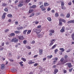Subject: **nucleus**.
I'll return each instance as SVG.
<instances>
[{"instance_id":"1","label":"nucleus","mask_w":74,"mask_h":74,"mask_svg":"<svg viewBox=\"0 0 74 74\" xmlns=\"http://www.w3.org/2000/svg\"><path fill=\"white\" fill-rule=\"evenodd\" d=\"M41 31V29H33V31L35 32L37 34H38V33H40Z\"/></svg>"},{"instance_id":"2","label":"nucleus","mask_w":74,"mask_h":74,"mask_svg":"<svg viewBox=\"0 0 74 74\" xmlns=\"http://www.w3.org/2000/svg\"><path fill=\"white\" fill-rule=\"evenodd\" d=\"M18 39L15 38H13L10 41L11 42H18Z\"/></svg>"},{"instance_id":"3","label":"nucleus","mask_w":74,"mask_h":74,"mask_svg":"<svg viewBox=\"0 0 74 74\" xmlns=\"http://www.w3.org/2000/svg\"><path fill=\"white\" fill-rule=\"evenodd\" d=\"M7 15V13H3L2 16V19H5V15Z\"/></svg>"},{"instance_id":"4","label":"nucleus","mask_w":74,"mask_h":74,"mask_svg":"<svg viewBox=\"0 0 74 74\" xmlns=\"http://www.w3.org/2000/svg\"><path fill=\"white\" fill-rule=\"evenodd\" d=\"M67 66H68V67L70 68L72 67V65H71V63H67L66 64Z\"/></svg>"},{"instance_id":"5","label":"nucleus","mask_w":74,"mask_h":74,"mask_svg":"<svg viewBox=\"0 0 74 74\" xmlns=\"http://www.w3.org/2000/svg\"><path fill=\"white\" fill-rule=\"evenodd\" d=\"M17 70L15 69H11V71L12 73H15L16 72Z\"/></svg>"},{"instance_id":"6","label":"nucleus","mask_w":74,"mask_h":74,"mask_svg":"<svg viewBox=\"0 0 74 74\" xmlns=\"http://www.w3.org/2000/svg\"><path fill=\"white\" fill-rule=\"evenodd\" d=\"M5 68V65L4 64H2L1 65V69H4Z\"/></svg>"},{"instance_id":"7","label":"nucleus","mask_w":74,"mask_h":74,"mask_svg":"<svg viewBox=\"0 0 74 74\" xmlns=\"http://www.w3.org/2000/svg\"><path fill=\"white\" fill-rule=\"evenodd\" d=\"M74 23V20L69 21L67 22V23Z\"/></svg>"},{"instance_id":"8","label":"nucleus","mask_w":74,"mask_h":74,"mask_svg":"<svg viewBox=\"0 0 74 74\" xmlns=\"http://www.w3.org/2000/svg\"><path fill=\"white\" fill-rule=\"evenodd\" d=\"M36 7H37L36 5H33L32 6H31L30 8H36Z\"/></svg>"},{"instance_id":"9","label":"nucleus","mask_w":74,"mask_h":74,"mask_svg":"<svg viewBox=\"0 0 74 74\" xmlns=\"http://www.w3.org/2000/svg\"><path fill=\"white\" fill-rule=\"evenodd\" d=\"M42 52L43 51L41 49L39 51V55H41L42 54Z\"/></svg>"},{"instance_id":"10","label":"nucleus","mask_w":74,"mask_h":74,"mask_svg":"<svg viewBox=\"0 0 74 74\" xmlns=\"http://www.w3.org/2000/svg\"><path fill=\"white\" fill-rule=\"evenodd\" d=\"M7 16L9 17V18H12V15L11 14H9L7 15Z\"/></svg>"},{"instance_id":"11","label":"nucleus","mask_w":74,"mask_h":74,"mask_svg":"<svg viewBox=\"0 0 74 74\" xmlns=\"http://www.w3.org/2000/svg\"><path fill=\"white\" fill-rule=\"evenodd\" d=\"M18 38H19L20 40H23V39L24 38H23V36H18Z\"/></svg>"},{"instance_id":"12","label":"nucleus","mask_w":74,"mask_h":74,"mask_svg":"<svg viewBox=\"0 0 74 74\" xmlns=\"http://www.w3.org/2000/svg\"><path fill=\"white\" fill-rule=\"evenodd\" d=\"M60 21H61L62 22H64V23H65V22H66L65 20L63 18H60Z\"/></svg>"},{"instance_id":"13","label":"nucleus","mask_w":74,"mask_h":74,"mask_svg":"<svg viewBox=\"0 0 74 74\" xmlns=\"http://www.w3.org/2000/svg\"><path fill=\"white\" fill-rule=\"evenodd\" d=\"M58 72V70L57 69H55L54 71V74H56Z\"/></svg>"},{"instance_id":"14","label":"nucleus","mask_w":74,"mask_h":74,"mask_svg":"<svg viewBox=\"0 0 74 74\" xmlns=\"http://www.w3.org/2000/svg\"><path fill=\"white\" fill-rule=\"evenodd\" d=\"M23 5V3H20L18 5V7H22V6Z\"/></svg>"},{"instance_id":"15","label":"nucleus","mask_w":74,"mask_h":74,"mask_svg":"<svg viewBox=\"0 0 74 74\" xmlns=\"http://www.w3.org/2000/svg\"><path fill=\"white\" fill-rule=\"evenodd\" d=\"M44 6H48V5H49V3L45 2L44 3Z\"/></svg>"},{"instance_id":"16","label":"nucleus","mask_w":74,"mask_h":74,"mask_svg":"<svg viewBox=\"0 0 74 74\" xmlns=\"http://www.w3.org/2000/svg\"><path fill=\"white\" fill-rule=\"evenodd\" d=\"M2 7H6V3H2Z\"/></svg>"},{"instance_id":"17","label":"nucleus","mask_w":74,"mask_h":74,"mask_svg":"<svg viewBox=\"0 0 74 74\" xmlns=\"http://www.w3.org/2000/svg\"><path fill=\"white\" fill-rule=\"evenodd\" d=\"M67 62V60H63V62H62V64H64V63H66Z\"/></svg>"},{"instance_id":"18","label":"nucleus","mask_w":74,"mask_h":74,"mask_svg":"<svg viewBox=\"0 0 74 74\" xmlns=\"http://www.w3.org/2000/svg\"><path fill=\"white\" fill-rule=\"evenodd\" d=\"M55 31L53 29H51L50 30V33H54Z\"/></svg>"},{"instance_id":"19","label":"nucleus","mask_w":74,"mask_h":74,"mask_svg":"<svg viewBox=\"0 0 74 74\" xmlns=\"http://www.w3.org/2000/svg\"><path fill=\"white\" fill-rule=\"evenodd\" d=\"M60 31L61 32H64V29L63 27H62V29L60 30Z\"/></svg>"},{"instance_id":"20","label":"nucleus","mask_w":74,"mask_h":74,"mask_svg":"<svg viewBox=\"0 0 74 74\" xmlns=\"http://www.w3.org/2000/svg\"><path fill=\"white\" fill-rule=\"evenodd\" d=\"M60 51H62V52H63L64 51V48H61L60 49Z\"/></svg>"},{"instance_id":"21","label":"nucleus","mask_w":74,"mask_h":74,"mask_svg":"<svg viewBox=\"0 0 74 74\" xmlns=\"http://www.w3.org/2000/svg\"><path fill=\"white\" fill-rule=\"evenodd\" d=\"M52 55H51L50 56H48L47 58L48 59H51L52 58Z\"/></svg>"},{"instance_id":"22","label":"nucleus","mask_w":74,"mask_h":74,"mask_svg":"<svg viewBox=\"0 0 74 74\" xmlns=\"http://www.w3.org/2000/svg\"><path fill=\"white\" fill-rule=\"evenodd\" d=\"M23 62H21L19 63V64H20L21 66H23V64H22V63H23Z\"/></svg>"},{"instance_id":"23","label":"nucleus","mask_w":74,"mask_h":74,"mask_svg":"<svg viewBox=\"0 0 74 74\" xmlns=\"http://www.w3.org/2000/svg\"><path fill=\"white\" fill-rule=\"evenodd\" d=\"M35 63V62H32V61H30L29 62H28V63L29 64H33V63Z\"/></svg>"},{"instance_id":"24","label":"nucleus","mask_w":74,"mask_h":74,"mask_svg":"<svg viewBox=\"0 0 74 74\" xmlns=\"http://www.w3.org/2000/svg\"><path fill=\"white\" fill-rule=\"evenodd\" d=\"M61 9H62V10H66V7L64 6H61Z\"/></svg>"},{"instance_id":"25","label":"nucleus","mask_w":74,"mask_h":74,"mask_svg":"<svg viewBox=\"0 0 74 74\" xmlns=\"http://www.w3.org/2000/svg\"><path fill=\"white\" fill-rule=\"evenodd\" d=\"M55 17H58V16H59V14H58V13H56L55 14Z\"/></svg>"},{"instance_id":"26","label":"nucleus","mask_w":74,"mask_h":74,"mask_svg":"<svg viewBox=\"0 0 74 74\" xmlns=\"http://www.w3.org/2000/svg\"><path fill=\"white\" fill-rule=\"evenodd\" d=\"M57 46V45H56V44H55V45H53L52 47V49H54V48H55V47H56Z\"/></svg>"},{"instance_id":"27","label":"nucleus","mask_w":74,"mask_h":74,"mask_svg":"<svg viewBox=\"0 0 74 74\" xmlns=\"http://www.w3.org/2000/svg\"><path fill=\"white\" fill-rule=\"evenodd\" d=\"M21 60H23L24 62H26V59L23 58H22Z\"/></svg>"},{"instance_id":"28","label":"nucleus","mask_w":74,"mask_h":74,"mask_svg":"<svg viewBox=\"0 0 74 74\" xmlns=\"http://www.w3.org/2000/svg\"><path fill=\"white\" fill-rule=\"evenodd\" d=\"M47 19L50 22H51V21H52V19L50 17H48Z\"/></svg>"},{"instance_id":"29","label":"nucleus","mask_w":74,"mask_h":74,"mask_svg":"<svg viewBox=\"0 0 74 74\" xmlns=\"http://www.w3.org/2000/svg\"><path fill=\"white\" fill-rule=\"evenodd\" d=\"M38 38H41L42 37V35L40 34L38 36Z\"/></svg>"},{"instance_id":"30","label":"nucleus","mask_w":74,"mask_h":74,"mask_svg":"<svg viewBox=\"0 0 74 74\" xmlns=\"http://www.w3.org/2000/svg\"><path fill=\"white\" fill-rule=\"evenodd\" d=\"M15 33L16 34H18V33H20L21 32L19 31H15Z\"/></svg>"},{"instance_id":"31","label":"nucleus","mask_w":74,"mask_h":74,"mask_svg":"<svg viewBox=\"0 0 74 74\" xmlns=\"http://www.w3.org/2000/svg\"><path fill=\"white\" fill-rule=\"evenodd\" d=\"M61 6H64V3L63 2V1L61 2Z\"/></svg>"},{"instance_id":"32","label":"nucleus","mask_w":74,"mask_h":74,"mask_svg":"<svg viewBox=\"0 0 74 74\" xmlns=\"http://www.w3.org/2000/svg\"><path fill=\"white\" fill-rule=\"evenodd\" d=\"M53 60H55V61H57L58 60V58H57L56 57L53 59Z\"/></svg>"},{"instance_id":"33","label":"nucleus","mask_w":74,"mask_h":74,"mask_svg":"<svg viewBox=\"0 0 74 74\" xmlns=\"http://www.w3.org/2000/svg\"><path fill=\"white\" fill-rule=\"evenodd\" d=\"M27 32V30H26L23 31V34H26V33Z\"/></svg>"},{"instance_id":"34","label":"nucleus","mask_w":74,"mask_h":74,"mask_svg":"<svg viewBox=\"0 0 74 74\" xmlns=\"http://www.w3.org/2000/svg\"><path fill=\"white\" fill-rule=\"evenodd\" d=\"M33 9L30 10H29V13H31V12H33Z\"/></svg>"},{"instance_id":"35","label":"nucleus","mask_w":74,"mask_h":74,"mask_svg":"<svg viewBox=\"0 0 74 74\" xmlns=\"http://www.w3.org/2000/svg\"><path fill=\"white\" fill-rule=\"evenodd\" d=\"M70 16V14L68 13L67 14L66 17V18H69Z\"/></svg>"},{"instance_id":"36","label":"nucleus","mask_w":74,"mask_h":74,"mask_svg":"<svg viewBox=\"0 0 74 74\" xmlns=\"http://www.w3.org/2000/svg\"><path fill=\"white\" fill-rule=\"evenodd\" d=\"M59 24L60 25H62V22L60 20V19L59 20Z\"/></svg>"},{"instance_id":"37","label":"nucleus","mask_w":74,"mask_h":74,"mask_svg":"<svg viewBox=\"0 0 74 74\" xmlns=\"http://www.w3.org/2000/svg\"><path fill=\"white\" fill-rule=\"evenodd\" d=\"M34 15V13H32L31 14V15L29 17H32V16H33Z\"/></svg>"},{"instance_id":"38","label":"nucleus","mask_w":74,"mask_h":74,"mask_svg":"<svg viewBox=\"0 0 74 74\" xmlns=\"http://www.w3.org/2000/svg\"><path fill=\"white\" fill-rule=\"evenodd\" d=\"M15 35V34L14 33H12L11 34H10V35L11 36H14V35Z\"/></svg>"},{"instance_id":"39","label":"nucleus","mask_w":74,"mask_h":74,"mask_svg":"<svg viewBox=\"0 0 74 74\" xmlns=\"http://www.w3.org/2000/svg\"><path fill=\"white\" fill-rule=\"evenodd\" d=\"M4 10L6 12H8V9L7 8H5L4 9Z\"/></svg>"},{"instance_id":"40","label":"nucleus","mask_w":74,"mask_h":74,"mask_svg":"<svg viewBox=\"0 0 74 74\" xmlns=\"http://www.w3.org/2000/svg\"><path fill=\"white\" fill-rule=\"evenodd\" d=\"M51 42L53 44L55 42V39L52 40L51 41Z\"/></svg>"},{"instance_id":"41","label":"nucleus","mask_w":74,"mask_h":74,"mask_svg":"<svg viewBox=\"0 0 74 74\" xmlns=\"http://www.w3.org/2000/svg\"><path fill=\"white\" fill-rule=\"evenodd\" d=\"M26 48H28V49H31V48L29 46H26Z\"/></svg>"},{"instance_id":"42","label":"nucleus","mask_w":74,"mask_h":74,"mask_svg":"<svg viewBox=\"0 0 74 74\" xmlns=\"http://www.w3.org/2000/svg\"><path fill=\"white\" fill-rule=\"evenodd\" d=\"M63 60H64V59L63 58H61L60 60V61L61 62H62V63L63 62Z\"/></svg>"},{"instance_id":"43","label":"nucleus","mask_w":74,"mask_h":74,"mask_svg":"<svg viewBox=\"0 0 74 74\" xmlns=\"http://www.w3.org/2000/svg\"><path fill=\"white\" fill-rule=\"evenodd\" d=\"M31 30H29L27 32V34H29L30 33H31Z\"/></svg>"},{"instance_id":"44","label":"nucleus","mask_w":74,"mask_h":74,"mask_svg":"<svg viewBox=\"0 0 74 74\" xmlns=\"http://www.w3.org/2000/svg\"><path fill=\"white\" fill-rule=\"evenodd\" d=\"M19 28L20 29L22 30L23 29V27L21 26L19 27Z\"/></svg>"},{"instance_id":"45","label":"nucleus","mask_w":74,"mask_h":74,"mask_svg":"<svg viewBox=\"0 0 74 74\" xmlns=\"http://www.w3.org/2000/svg\"><path fill=\"white\" fill-rule=\"evenodd\" d=\"M68 56H67V55H66L64 56V58L65 59H67Z\"/></svg>"},{"instance_id":"46","label":"nucleus","mask_w":74,"mask_h":74,"mask_svg":"<svg viewBox=\"0 0 74 74\" xmlns=\"http://www.w3.org/2000/svg\"><path fill=\"white\" fill-rule=\"evenodd\" d=\"M8 31H9V29H7L5 30V32L6 33V32H8Z\"/></svg>"},{"instance_id":"47","label":"nucleus","mask_w":74,"mask_h":74,"mask_svg":"<svg viewBox=\"0 0 74 74\" xmlns=\"http://www.w3.org/2000/svg\"><path fill=\"white\" fill-rule=\"evenodd\" d=\"M41 27V26L39 25L37 27V29H39V28H40V27Z\"/></svg>"},{"instance_id":"48","label":"nucleus","mask_w":74,"mask_h":74,"mask_svg":"<svg viewBox=\"0 0 74 74\" xmlns=\"http://www.w3.org/2000/svg\"><path fill=\"white\" fill-rule=\"evenodd\" d=\"M46 10V9H45V8H43L42 9V11H45Z\"/></svg>"},{"instance_id":"49","label":"nucleus","mask_w":74,"mask_h":74,"mask_svg":"<svg viewBox=\"0 0 74 74\" xmlns=\"http://www.w3.org/2000/svg\"><path fill=\"white\" fill-rule=\"evenodd\" d=\"M58 49H56L54 51V52H55V53H56V52H58Z\"/></svg>"},{"instance_id":"50","label":"nucleus","mask_w":74,"mask_h":74,"mask_svg":"<svg viewBox=\"0 0 74 74\" xmlns=\"http://www.w3.org/2000/svg\"><path fill=\"white\" fill-rule=\"evenodd\" d=\"M39 5H42V2H40L39 3Z\"/></svg>"},{"instance_id":"51","label":"nucleus","mask_w":74,"mask_h":74,"mask_svg":"<svg viewBox=\"0 0 74 74\" xmlns=\"http://www.w3.org/2000/svg\"><path fill=\"white\" fill-rule=\"evenodd\" d=\"M30 0H26V3H29V2H30Z\"/></svg>"},{"instance_id":"52","label":"nucleus","mask_w":74,"mask_h":74,"mask_svg":"<svg viewBox=\"0 0 74 74\" xmlns=\"http://www.w3.org/2000/svg\"><path fill=\"white\" fill-rule=\"evenodd\" d=\"M4 42H3L2 43H1V45L2 47H3V46H4Z\"/></svg>"},{"instance_id":"53","label":"nucleus","mask_w":74,"mask_h":74,"mask_svg":"<svg viewBox=\"0 0 74 74\" xmlns=\"http://www.w3.org/2000/svg\"><path fill=\"white\" fill-rule=\"evenodd\" d=\"M64 71V73L65 74L66 73H67V71H66V70H64L63 71Z\"/></svg>"},{"instance_id":"54","label":"nucleus","mask_w":74,"mask_h":74,"mask_svg":"<svg viewBox=\"0 0 74 74\" xmlns=\"http://www.w3.org/2000/svg\"><path fill=\"white\" fill-rule=\"evenodd\" d=\"M24 44H26V40H24L23 41Z\"/></svg>"},{"instance_id":"55","label":"nucleus","mask_w":74,"mask_h":74,"mask_svg":"<svg viewBox=\"0 0 74 74\" xmlns=\"http://www.w3.org/2000/svg\"><path fill=\"white\" fill-rule=\"evenodd\" d=\"M43 7H44V5H41V6H40V8H41L42 9Z\"/></svg>"},{"instance_id":"56","label":"nucleus","mask_w":74,"mask_h":74,"mask_svg":"<svg viewBox=\"0 0 74 74\" xmlns=\"http://www.w3.org/2000/svg\"><path fill=\"white\" fill-rule=\"evenodd\" d=\"M68 4L69 5H71V2H69V3H68Z\"/></svg>"},{"instance_id":"57","label":"nucleus","mask_w":74,"mask_h":74,"mask_svg":"<svg viewBox=\"0 0 74 74\" xmlns=\"http://www.w3.org/2000/svg\"><path fill=\"white\" fill-rule=\"evenodd\" d=\"M70 51H71V50L70 49L66 51V52H70Z\"/></svg>"},{"instance_id":"58","label":"nucleus","mask_w":74,"mask_h":74,"mask_svg":"<svg viewBox=\"0 0 74 74\" xmlns=\"http://www.w3.org/2000/svg\"><path fill=\"white\" fill-rule=\"evenodd\" d=\"M53 44L52 43H51H51H50V44H49V46H51L52 45H53Z\"/></svg>"},{"instance_id":"59","label":"nucleus","mask_w":74,"mask_h":74,"mask_svg":"<svg viewBox=\"0 0 74 74\" xmlns=\"http://www.w3.org/2000/svg\"><path fill=\"white\" fill-rule=\"evenodd\" d=\"M38 64H36V63H35V64L34 65V66H37V65Z\"/></svg>"},{"instance_id":"60","label":"nucleus","mask_w":74,"mask_h":74,"mask_svg":"<svg viewBox=\"0 0 74 74\" xmlns=\"http://www.w3.org/2000/svg\"><path fill=\"white\" fill-rule=\"evenodd\" d=\"M47 10L48 11H50L51 10V8H47Z\"/></svg>"},{"instance_id":"61","label":"nucleus","mask_w":74,"mask_h":74,"mask_svg":"<svg viewBox=\"0 0 74 74\" xmlns=\"http://www.w3.org/2000/svg\"><path fill=\"white\" fill-rule=\"evenodd\" d=\"M9 60L10 61V62H12L13 61V60H12V59H9Z\"/></svg>"},{"instance_id":"62","label":"nucleus","mask_w":74,"mask_h":74,"mask_svg":"<svg viewBox=\"0 0 74 74\" xmlns=\"http://www.w3.org/2000/svg\"><path fill=\"white\" fill-rule=\"evenodd\" d=\"M35 23L36 25L38 24V21H36V22H35Z\"/></svg>"},{"instance_id":"63","label":"nucleus","mask_w":74,"mask_h":74,"mask_svg":"<svg viewBox=\"0 0 74 74\" xmlns=\"http://www.w3.org/2000/svg\"><path fill=\"white\" fill-rule=\"evenodd\" d=\"M29 74H33V72H30L29 73Z\"/></svg>"},{"instance_id":"64","label":"nucleus","mask_w":74,"mask_h":74,"mask_svg":"<svg viewBox=\"0 0 74 74\" xmlns=\"http://www.w3.org/2000/svg\"><path fill=\"white\" fill-rule=\"evenodd\" d=\"M62 52H62V51H60V55H61L62 54Z\"/></svg>"}]
</instances>
